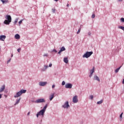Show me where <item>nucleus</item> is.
<instances>
[{
	"label": "nucleus",
	"mask_w": 124,
	"mask_h": 124,
	"mask_svg": "<svg viewBox=\"0 0 124 124\" xmlns=\"http://www.w3.org/2000/svg\"><path fill=\"white\" fill-rule=\"evenodd\" d=\"M5 19H6L4 21L3 24H4V25H6V26L10 25V23H11V21H12L11 16L10 15H7L5 16Z\"/></svg>",
	"instance_id": "f257e3e1"
},
{
	"label": "nucleus",
	"mask_w": 124,
	"mask_h": 124,
	"mask_svg": "<svg viewBox=\"0 0 124 124\" xmlns=\"http://www.w3.org/2000/svg\"><path fill=\"white\" fill-rule=\"evenodd\" d=\"M27 92V90H24V89H21L20 91L16 93V94L14 95V97L15 98L17 97H19L23 94V93H26Z\"/></svg>",
	"instance_id": "f03ea898"
},
{
	"label": "nucleus",
	"mask_w": 124,
	"mask_h": 124,
	"mask_svg": "<svg viewBox=\"0 0 124 124\" xmlns=\"http://www.w3.org/2000/svg\"><path fill=\"white\" fill-rule=\"evenodd\" d=\"M93 54V51H87L83 55L82 58H86V59H88V58H90Z\"/></svg>",
	"instance_id": "7ed1b4c3"
},
{
	"label": "nucleus",
	"mask_w": 124,
	"mask_h": 124,
	"mask_svg": "<svg viewBox=\"0 0 124 124\" xmlns=\"http://www.w3.org/2000/svg\"><path fill=\"white\" fill-rule=\"evenodd\" d=\"M44 114H45V111L41 109L36 114V117L38 118L39 116H42V118H43V117H44Z\"/></svg>",
	"instance_id": "20e7f679"
},
{
	"label": "nucleus",
	"mask_w": 124,
	"mask_h": 124,
	"mask_svg": "<svg viewBox=\"0 0 124 124\" xmlns=\"http://www.w3.org/2000/svg\"><path fill=\"white\" fill-rule=\"evenodd\" d=\"M78 96L75 95L73 97V103H77L78 102Z\"/></svg>",
	"instance_id": "39448f33"
},
{
	"label": "nucleus",
	"mask_w": 124,
	"mask_h": 124,
	"mask_svg": "<svg viewBox=\"0 0 124 124\" xmlns=\"http://www.w3.org/2000/svg\"><path fill=\"white\" fill-rule=\"evenodd\" d=\"M70 106L68 101H66L63 105L62 106V107L63 108H69Z\"/></svg>",
	"instance_id": "423d86ee"
},
{
	"label": "nucleus",
	"mask_w": 124,
	"mask_h": 124,
	"mask_svg": "<svg viewBox=\"0 0 124 124\" xmlns=\"http://www.w3.org/2000/svg\"><path fill=\"white\" fill-rule=\"evenodd\" d=\"M94 69H95L94 67H93L92 70H89L90 72V74L89 75L90 78H92V77H93V72H94Z\"/></svg>",
	"instance_id": "0eeeda50"
},
{
	"label": "nucleus",
	"mask_w": 124,
	"mask_h": 124,
	"mask_svg": "<svg viewBox=\"0 0 124 124\" xmlns=\"http://www.w3.org/2000/svg\"><path fill=\"white\" fill-rule=\"evenodd\" d=\"M47 82L46 81H40L39 82V86H41V87H44V86H46L47 85Z\"/></svg>",
	"instance_id": "6e6552de"
},
{
	"label": "nucleus",
	"mask_w": 124,
	"mask_h": 124,
	"mask_svg": "<svg viewBox=\"0 0 124 124\" xmlns=\"http://www.w3.org/2000/svg\"><path fill=\"white\" fill-rule=\"evenodd\" d=\"M42 102H45L44 99H39L35 101V103H42Z\"/></svg>",
	"instance_id": "1a4fd4ad"
},
{
	"label": "nucleus",
	"mask_w": 124,
	"mask_h": 124,
	"mask_svg": "<svg viewBox=\"0 0 124 124\" xmlns=\"http://www.w3.org/2000/svg\"><path fill=\"white\" fill-rule=\"evenodd\" d=\"M66 89H71L72 88V84L71 83H66L65 85Z\"/></svg>",
	"instance_id": "9d476101"
},
{
	"label": "nucleus",
	"mask_w": 124,
	"mask_h": 124,
	"mask_svg": "<svg viewBox=\"0 0 124 124\" xmlns=\"http://www.w3.org/2000/svg\"><path fill=\"white\" fill-rule=\"evenodd\" d=\"M63 51H65V47H64V46H62L60 51L58 52V54L60 55L61 54V53H62V52H63Z\"/></svg>",
	"instance_id": "9b49d317"
},
{
	"label": "nucleus",
	"mask_w": 124,
	"mask_h": 124,
	"mask_svg": "<svg viewBox=\"0 0 124 124\" xmlns=\"http://www.w3.org/2000/svg\"><path fill=\"white\" fill-rule=\"evenodd\" d=\"M5 38H6V36L4 35H1L0 36V40H1V41H4V39H5Z\"/></svg>",
	"instance_id": "f8f14e48"
},
{
	"label": "nucleus",
	"mask_w": 124,
	"mask_h": 124,
	"mask_svg": "<svg viewBox=\"0 0 124 124\" xmlns=\"http://www.w3.org/2000/svg\"><path fill=\"white\" fill-rule=\"evenodd\" d=\"M93 79L98 81V82H100V79H99V78L96 75L93 77Z\"/></svg>",
	"instance_id": "ddd939ff"
},
{
	"label": "nucleus",
	"mask_w": 124,
	"mask_h": 124,
	"mask_svg": "<svg viewBox=\"0 0 124 124\" xmlns=\"http://www.w3.org/2000/svg\"><path fill=\"white\" fill-rule=\"evenodd\" d=\"M5 89V85H3L0 88V93H2V92H3Z\"/></svg>",
	"instance_id": "4468645a"
},
{
	"label": "nucleus",
	"mask_w": 124,
	"mask_h": 124,
	"mask_svg": "<svg viewBox=\"0 0 124 124\" xmlns=\"http://www.w3.org/2000/svg\"><path fill=\"white\" fill-rule=\"evenodd\" d=\"M54 95H55V93H54L50 95L49 100H50V101H52V100H53V99L54 98Z\"/></svg>",
	"instance_id": "2eb2a0df"
},
{
	"label": "nucleus",
	"mask_w": 124,
	"mask_h": 124,
	"mask_svg": "<svg viewBox=\"0 0 124 124\" xmlns=\"http://www.w3.org/2000/svg\"><path fill=\"white\" fill-rule=\"evenodd\" d=\"M44 69H42V71H43V72L45 71V70H46V69H47V68H48V67H49V66H48V65H44Z\"/></svg>",
	"instance_id": "dca6fc26"
},
{
	"label": "nucleus",
	"mask_w": 124,
	"mask_h": 124,
	"mask_svg": "<svg viewBox=\"0 0 124 124\" xmlns=\"http://www.w3.org/2000/svg\"><path fill=\"white\" fill-rule=\"evenodd\" d=\"M15 38H16V39H20V35H19V34H16L15 35Z\"/></svg>",
	"instance_id": "f3484780"
},
{
	"label": "nucleus",
	"mask_w": 124,
	"mask_h": 124,
	"mask_svg": "<svg viewBox=\"0 0 124 124\" xmlns=\"http://www.w3.org/2000/svg\"><path fill=\"white\" fill-rule=\"evenodd\" d=\"M20 100H21V97L19 98L17 100H16V101L15 104V106L17 105V104H19V103L20 102Z\"/></svg>",
	"instance_id": "a211bd4d"
},
{
	"label": "nucleus",
	"mask_w": 124,
	"mask_h": 124,
	"mask_svg": "<svg viewBox=\"0 0 124 124\" xmlns=\"http://www.w3.org/2000/svg\"><path fill=\"white\" fill-rule=\"evenodd\" d=\"M63 62H65V63H68V58H64L63 59Z\"/></svg>",
	"instance_id": "6ab92c4d"
},
{
	"label": "nucleus",
	"mask_w": 124,
	"mask_h": 124,
	"mask_svg": "<svg viewBox=\"0 0 124 124\" xmlns=\"http://www.w3.org/2000/svg\"><path fill=\"white\" fill-rule=\"evenodd\" d=\"M47 106H48V105H46L44 107L43 109H42V110L45 112V111H46V109H47Z\"/></svg>",
	"instance_id": "aec40b11"
},
{
	"label": "nucleus",
	"mask_w": 124,
	"mask_h": 124,
	"mask_svg": "<svg viewBox=\"0 0 124 124\" xmlns=\"http://www.w3.org/2000/svg\"><path fill=\"white\" fill-rule=\"evenodd\" d=\"M122 67V66H120L119 67H118L117 69H116L115 70V73H118V72L120 71V69H121V68Z\"/></svg>",
	"instance_id": "412c9836"
},
{
	"label": "nucleus",
	"mask_w": 124,
	"mask_h": 124,
	"mask_svg": "<svg viewBox=\"0 0 124 124\" xmlns=\"http://www.w3.org/2000/svg\"><path fill=\"white\" fill-rule=\"evenodd\" d=\"M102 102H103V100H101L100 101H98L97 102V104L100 105V104H101L102 103Z\"/></svg>",
	"instance_id": "4be33fe9"
},
{
	"label": "nucleus",
	"mask_w": 124,
	"mask_h": 124,
	"mask_svg": "<svg viewBox=\"0 0 124 124\" xmlns=\"http://www.w3.org/2000/svg\"><path fill=\"white\" fill-rule=\"evenodd\" d=\"M118 29H120L121 30H122V31H124V27L123 26H119Z\"/></svg>",
	"instance_id": "5701e85b"
},
{
	"label": "nucleus",
	"mask_w": 124,
	"mask_h": 124,
	"mask_svg": "<svg viewBox=\"0 0 124 124\" xmlns=\"http://www.w3.org/2000/svg\"><path fill=\"white\" fill-rule=\"evenodd\" d=\"M1 1H2V3H6L7 2V0H1Z\"/></svg>",
	"instance_id": "b1692460"
},
{
	"label": "nucleus",
	"mask_w": 124,
	"mask_h": 124,
	"mask_svg": "<svg viewBox=\"0 0 124 124\" xmlns=\"http://www.w3.org/2000/svg\"><path fill=\"white\" fill-rule=\"evenodd\" d=\"M90 99H91L92 100H93V95H91L90 96Z\"/></svg>",
	"instance_id": "393cba45"
},
{
	"label": "nucleus",
	"mask_w": 124,
	"mask_h": 124,
	"mask_svg": "<svg viewBox=\"0 0 124 124\" xmlns=\"http://www.w3.org/2000/svg\"><path fill=\"white\" fill-rule=\"evenodd\" d=\"M80 31H81V28L79 29L77 32V34H78V33H80Z\"/></svg>",
	"instance_id": "a878e982"
},
{
	"label": "nucleus",
	"mask_w": 124,
	"mask_h": 124,
	"mask_svg": "<svg viewBox=\"0 0 124 124\" xmlns=\"http://www.w3.org/2000/svg\"><path fill=\"white\" fill-rule=\"evenodd\" d=\"M120 21H121V22H122L123 23H124V17H122L120 19Z\"/></svg>",
	"instance_id": "bb28decb"
},
{
	"label": "nucleus",
	"mask_w": 124,
	"mask_h": 124,
	"mask_svg": "<svg viewBox=\"0 0 124 124\" xmlns=\"http://www.w3.org/2000/svg\"><path fill=\"white\" fill-rule=\"evenodd\" d=\"M64 85H65V81H63L62 83V86H64Z\"/></svg>",
	"instance_id": "cd10ccee"
},
{
	"label": "nucleus",
	"mask_w": 124,
	"mask_h": 124,
	"mask_svg": "<svg viewBox=\"0 0 124 124\" xmlns=\"http://www.w3.org/2000/svg\"><path fill=\"white\" fill-rule=\"evenodd\" d=\"M52 12H53V13H55V12H56V9H52Z\"/></svg>",
	"instance_id": "c85d7f7f"
},
{
	"label": "nucleus",
	"mask_w": 124,
	"mask_h": 124,
	"mask_svg": "<svg viewBox=\"0 0 124 124\" xmlns=\"http://www.w3.org/2000/svg\"><path fill=\"white\" fill-rule=\"evenodd\" d=\"M95 17V15H94V14H93L92 16V18H93V19Z\"/></svg>",
	"instance_id": "c756f323"
},
{
	"label": "nucleus",
	"mask_w": 124,
	"mask_h": 124,
	"mask_svg": "<svg viewBox=\"0 0 124 124\" xmlns=\"http://www.w3.org/2000/svg\"><path fill=\"white\" fill-rule=\"evenodd\" d=\"M124 114V113L123 112H122V113H121V114H120V119H122V118H123V115Z\"/></svg>",
	"instance_id": "7c9ffc66"
},
{
	"label": "nucleus",
	"mask_w": 124,
	"mask_h": 124,
	"mask_svg": "<svg viewBox=\"0 0 124 124\" xmlns=\"http://www.w3.org/2000/svg\"><path fill=\"white\" fill-rule=\"evenodd\" d=\"M22 22H23V19H21L20 21H19V25H21L22 24Z\"/></svg>",
	"instance_id": "2f4dec72"
},
{
	"label": "nucleus",
	"mask_w": 124,
	"mask_h": 124,
	"mask_svg": "<svg viewBox=\"0 0 124 124\" xmlns=\"http://www.w3.org/2000/svg\"><path fill=\"white\" fill-rule=\"evenodd\" d=\"M17 22H18V18H16L15 19L14 24H16L17 23Z\"/></svg>",
	"instance_id": "473e14b6"
},
{
	"label": "nucleus",
	"mask_w": 124,
	"mask_h": 124,
	"mask_svg": "<svg viewBox=\"0 0 124 124\" xmlns=\"http://www.w3.org/2000/svg\"><path fill=\"white\" fill-rule=\"evenodd\" d=\"M52 52H54V53H57V50L54 49L52 50Z\"/></svg>",
	"instance_id": "72a5a7b5"
},
{
	"label": "nucleus",
	"mask_w": 124,
	"mask_h": 124,
	"mask_svg": "<svg viewBox=\"0 0 124 124\" xmlns=\"http://www.w3.org/2000/svg\"><path fill=\"white\" fill-rule=\"evenodd\" d=\"M20 51H21V48H18V49H17V52H18V53H20Z\"/></svg>",
	"instance_id": "f704fd0d"
},
{
	"label": "nucleus",
	"mask_w": 124,
	"mask_h": 124,
	"mask_svg": "<svg viewBox=\"0 0 124 124\" xmlns=\"http://www.w3.org/2000/svg\"><path fill=\"white\" fill-rule=\"evenodd\" d=\"M44 57H48V54H45Z\"/></svg>",
	"instance_id": "c9c22d12"
},
{
	"label": "nucleus",
	"mask_w": 124,
	"mask_h": 124,
	"mask_svg": "<svg viewBox=\"0 0 124 124\" xmlns=\"http://www.w3.org/2000/svg\"><path fill=\"white\" fill-rule=\"evenodd\" d=\"M55 87H56V85H55V84H53V85L52 86V89H54Z\"/></svg>",
	"instance_id": "e433bc0d"
},
{
	"label": "nucleus",
	"mask_w": 124,
	"mask_h": 124,
	"mask_svg": "<svg viewBox=\"0 0 124 124\" xmlns=\"http://www.w3.org/2000/svg\"><path fill=\"white\" fill-rule=\"evenodd\" d=\"M11 61V59H10L8 61H7V63L10 62V61Z\"/></svg>",
	"instance_id": "4c0bfd02"
},
{
	"label": "nucleus",
	"mask_w": 124,
	"mask_h": 124,
	"mask_svg": "<svg viewBox=\"0 0 124 124\" xmlns=\"http://www.w3.org/2000/svg\"><path fill=\"white\" fill-rule=\"evenodd\" d=\"M88 35H91V34H92V33H91V32H88Z\"/></svg>",
	"instance_id": "58836bf2"
},
{
	"label": "nucleus",
	"mask_w": 124,
	"mask_h": 124,
	"mask_svg": "<svg viewBox=\"0 0 124 124\" xmlns=\"http://www.w3.org/2000/svg\"><path fill=\"white\" fill-rule=\"evenodd\" d=\"M49 67H52V63L49 64Z\"/></svg>",
	"instance_id": "ea45409f"
},
{
	"label": "nucleus",
	"mask_w": 124,
	"mask_h": 124,
	"mask_svg": "<svg viewBox=\"0 0 124 124\" xmlns=\"http://www.w3.org/2000/svg\"><path fill=\"white\" fill-rule=\"evenodd\" d=\"M67 7H69V4H67Z\"/></svg>",
	"instance_id": "a19ab883"
},
{
	"label": "nucleus",
	"mask_w": 124,
	"mask_h": 124,
	"mask_svg": "<svg viewBox=\"0 0 124 124\" xmlns=\"http://www.w3.org/2000/svg\"><path fill=\"white\" fill-rule=\"evenodd\" d=\"M1 98V94H0V99Z\"/></svg>",
	"instance_id": "79ce46f5"
},
{
	"label": "nucleus",
	"mask_w": 124,
	"mask_h": 124,
	"mask_svg": "<svg viewBox=\"0 0 124 124\" xmlns=\"http://www.w3.org/2000/svg\"><path fill=\"white\" fill-rule=\"evenodd\" d=\"M30 112H29L28 113L27 115H30Z\"/></svg>",
	"instance_id": "37998d69"
},
{
	"label": "nucleus",
	"mask_w": 124,
	"mask_h": 124,
	"mask_svg": "<svg viewBox=\"0 0 124 124\" xmlns=\"http://www.w3.org/2000/svg\"><path fill=\"white\" fill-rule=\"evenodd\" d=\"M118 1H123V0H118Z\"/></svg>",
	"instance_id": "c03bdc74"
},
{
	"label": "nucleus",
	"mask_w": 124,
	"mask_h": 124,
	"mask_svg": "<svg viewBox=\"0 0 124 124\" xmlns=\"http://www.w3.org/2000/svg\"><path fill=\"white\" fill-rule=\"evenodd\" d=\"M13 54H12L11 58H13Z\"/></svg>",
	"instance_id": "a18cd8bd"
},
{
	"label": "nucleus",
	"mask_w": 124,
	"mask_h": 124,
	"mask_svg": "<svg viewBox=\"0 0 124 124\" xmlns=\"http://www.w3.org/2000/svg\"><path fill=\"white\" fill-rule=\"evenodd\" d=\"M55 1H58L59 0H54Z\"/></svg>",
	"instance_id": "49530a36"
}]
</instances>
